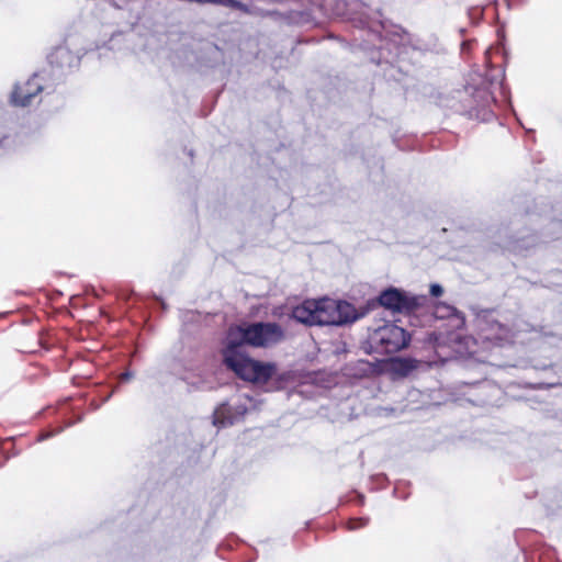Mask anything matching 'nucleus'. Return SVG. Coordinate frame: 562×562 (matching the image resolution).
Segmentation results:
<instances>
[{"instance_id":"obj_1","label":"nucleus","mask_w":562,"mask_h":562,"mask_svg":"<svg viewBox=\"0 0 562 562\" xmlns=\"http://www.w3.org/2000/svg\"><path fill=\"white\" fill-rule=\"evenodd\" d=\"M290 317L308 326H342L357 321L360 315L350 303L325 296L291 306Z\"/></svg>"},{"instance_id":"obj_2","label":"nucleus","mask_w":562,"mask_h":562,"mask_svg":"<svg viewBox=\"0 0 562 562\" xmlns=\"http://www.w3.org/2000/svg\"><path fill=\"white\" fill-rule=\"evenodd\" d=\"M283 338V330L272 323H258L233 326L229 328L224 346L237 348L241 345L267 347L279 342Z\"/></svg>"},{"instance_id":"obj_3","label":"nucleus","mask_w":562,"mask_h":562,"mask_svg":"<svg viewBox=\"0 0 562 562\" xmlns=\"http://www.w3.org/2000/svg\"><path fill=\"white\" fill-rule=\"evenodd\" d=\"M223 358L228 368L248 382L263 384L276 373L273 363L251 359L234 347L224 346Z\"/></svg>"},{"instance_id":"obj_4","label":"nucleus","mask_w":562,"mask_h":562,"mask_svg":"<svg viewBox=\"0 0 562 562\" xmlns=\"http://www.w3.org/2000/svg\"><path fill=\"white\" fill-rule=\"evenodd\" d=\"M373 340L384 347L386 352H395L407 346L409 336L402 327L390 324L379 328Z\"/></svg>"},{"instance_id":"obj_5","label":"nucleus","mask_w":562,"mask_h":562,"mask_svg":"<svg viewBox=\"0 0 562 562\" xmlns=\"http://www.w3.org/2000/svg\"><path fill=\"white\" fill-rule=\"evenodd\" d=\"M424 297L412 296L397 289L385 290L380 295V303L382 306L397 312H409L422 305Z\"/></svg>"},{"instance_id":"obj_6","label":"nucleus","mask_w":562,"mask_h":562,"mask_svg":"<svg viewBox=\"0 0 562 562\" xmlns=\"http://www.w3.org/2000/svg\"><path fill=\"white\" fill-rule=\"evenodd\" d=\"M42 87L38 78L35 76L23 85H18L12 94V101L15 105H26L31 98L41 91Z\"/></svg>"},{"instance_id":"obj_7","label":"nucleus","mask_w":562,"mask_h":562,"mask_svg":"<svg viewBox=\"0 0 562 562\" xmlns=\"http://www.w3.org/2000/svg\"><path fill=\"white\" fill-rule=\"evenodd\" d=\"M415 368L412 360L395 359L391 362V370L400 375H406Z\"/></svg>"},{"instance_id":"obj_8","label":"nucleus","mask_w":562,"mask_h":562,"mask_svg":"<svg viewBox=\"0 0 562 562\" xmlns=\"http://www.w3.org/2000/svg\"><path fill=\"white\" fill-rule=\"evenodd\" d=\"M227 407L225 405L218 407L214 412V425H224L225 424V416H226Z\"/></svg>"},{"instance_id":"obj_9","label":"nucleus","mask_w":562,"mask_h":562,"mask_svg":"<svg viewBox=\"0 0 562 562\" xmlns=\"http://www.w3.org/2000/svg\"><path fill=\"white\" fill-rule=\"evenodd\" d=\"M443 292L442 288L439 285V284H432L430 286V293L434 295V296H439L441 295Z\"/></svg>"},{"instance_id":"obj_10","label":"nucleus","mask_w":562,"mask_h":562,"mask_svg":"<svg viewBox=\"0 0 562 562\" xmlns=\"http://www.w3.org/2000/svg\"><path fill=\"white\" fill-rule=\"evenodd\" d=\"M273 315H276V316H282V315H283V312L279 311V310H276V311L273 312Z\"/></svg>"}]
</instances>
